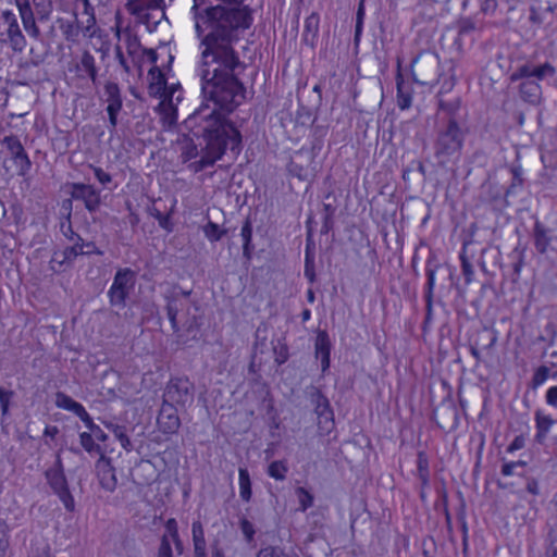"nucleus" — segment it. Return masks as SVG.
<instances>
[{"mask_svg":"<svg viewBox=\"0 0 557 557\" xmlns=\"http://www.w3.org/2000/svg\"><path fill=\"white\" fill-rule=\"evenodd\" d=\"M149 85L148 92L151 97H163L164 99H171L172 94L168 95L166 91V78L159 66H152L148 72Z\"/></svg>","mask_w":557,"mask_h":557,"instance_id":"nucleus-23","label":"nucleus"},{"mask_svg":"<svg viewBox=\"0 0 557 557\" xmlns=\"http://www.w3.org/2000/svg\"><path fill=\"white\" fill-rule=\"evenodd\" d=\"M89 168L92 170L95 177L102 186L106 187L112 183V175L106 172L102 168L92 164H89Z\"/></svg>","mask_w":557,"mask_h":557,"instance_id":"nucleus-54","label":"nucleus"},{"mask_svg":"<svg viewBox=\"0 0 557 557\" xmlns=\"http://www.w3.org/2000/svg\"><path fill=\"white\" fill-rule=\"evenodd\" d=\"M54 405L58 408L73 412L75 416L84 407L81 403L74 400L71 396L63 392L55 393Z\"/></svg>","mask_w":557,"mask_h":557,"instance_id":"nucleus-37","label":"nucleus"},{"mask_svg":"<svg viewBox=\"0 0 557 557\" xmlns=\"http://www.w3.org/2000/svg\"><path fill=\"white\" fill-rule=\"evenodd\" d=\"M238 479H239V496L240 498L248 503L252 496L251 490V480L250 474L247 468L238 469Z\"/></svg>","mask_w":557,"mask_h":557,"instance_id":"nucleus-38","label":"nucleus"},{"mask_svg":"<svg viewBox=\"0 0 557 557\" xmlns=\"http://www.w3.org/2000/svg\"><path fill=\"white\" fill-rule=\"evenodd\" d=\"M150 215L153 216L158 223H159V226L168 232H172L173 231V224L171 222V218H170V214H163L160 210H158L157 208H151L150 209Z\"/></svg>","mask_w":557,"mask_h":557,"instance_id":"nucleus-52","label":"nucleus"},{"mask_svg":"<svg viewBox=\"0 0 557 557\" xmlns=\"http://www.w3.org/2000/svg\"><path fill=\"white\" fill-rule=\"evenodd\" d=\"M555 74L556 69L549 62L542 64L525 62L511 73L510 81L512 83L520 82L518 89L522 101L531 106H539L542 101V87L539 81L553 77Z\"/></svg>","mask_w":557,"mask_h":557,"instance_id":"nucleus-3","label":"nucleus"},{"mask_svg":"<svg viewBox=\"0 0 557 557\" xmlns=\"http://www.w3.org/2000/svg\"><path fill=\"white\" fill-rule=\"evenodd\" d=\"M195 386L187 377H174L166 384L163 404L186 407L194 401Z\"/></svg>","mask_w":557,"mask_h":557,"instance_id":"nucleus-9","label":"nucleus"},{"mask_svg":"<svg viewBox=\"0 0 557 557\" xmlns=\"http://www.w3.org/2000/svg\"><path fill=\"white\" fill-rule=\"evenodd\" d=\"M81 255H84V239L77 236V242L58 252V257H62V260L58 261V265L72 267L75 259Z\"/></svg>","mask_w":557,"mask_h":557,"instance_id":"nucleus-28","label":"nucleus"},{"mask_svg":"<svg viewBox=\"0 0 557 557\" xmlns=\"http://www.w3.org/2000/svg\"><path fill=\"white\" fill-rule=\"evenodd\" d=\"M417 470H418V478L421 482L422 487H426L429 485V461L426 456L423 453L418 454L417 459Z\"/></svg>","mask_w":557,"mask_h":557,"instance_id":"nucleus-43","label":"nucleus"},{"mask_svg":"<svg viewBox=\"0 0 557 557\" xmlns=\"http://www.w3.org/2000/svg\"><path fill=\"white\" fill-rule=\"evenodd\" d=\"M437 99V123L453 121L459 122L461 110V98L459 96L446 97L444 90L436 95Z\"/></svg>","mask_w":557,"mask_h":557,"instance_id":"nucleus-16","label":"nucleus"},{"mask_svg":"<svg viewBox=\"0 0 557 557\" xmlns=\"http://www.w3.org/2000/svg\"><path fill=\"white\" fill-rule=\"evenodd\" d=\"M201 82V94L203 100L212 102L211 108L208 103H202L193 114L184 121V127L188 131L182 146L183 162L195 159L200 151L203 153L198 161L190 164L195 172L203 171L214 165L220 160L227 148L235 156L243 149V136L239 129L219 111L226 114L233 112L244 100L246 88L244 87L243 98L231 109L206 96L203 92V82Z\"/></svg>","mask_w":557,"mask_h":557,"instance_id":"nucleus-2","label":"nucleus"},{"mask_svg":"<svg viewBox=\"0 0 557 557\" xmlns=\"http://www.w3.org/2000/svg\"><path fill=\"white\" fill-rule=\"evenodd\" d=\"M440 268V262L434 253H430L425 263V275H426V284L424 288V296H434V287H435V273Z\"/></svg>","mask_w":557,"mask_h":557,"instance_id":"nucleus-29","label":"nucleus"},{"mask_svg":"<svg viewBox=\"0 0 557 557\" xmlns=\"http://www.w3.org/2000/svg\"><path fill=\"white\" fill-rule=\"evenodd\" d=\"M5 28L0 29V42L8 45L14 52H22L26 46L27 40L24 36L15 13L11 10H4L0 14Z\"/></svg>","mask_w":557,"mask_h":557,"instance_id":"nucleus-8","label":"nucleus"},{"mask_svg":"<svg viewBox=\"0 0 557 557\" xmlns=\"http://www.w3.org/2000/svg\"><path fill=\"white\" fill-rule=\"evenodd\" d=\"M308 396L310 404L313 406L314 413L317 414L319 429L325 433H330L335 423L334 411L329 398L319 387L313 385L308 387Z\"/></svg>","mask_w":557,"mask_h":557,"instance_id":"nucleus-10","label":"nucleus"},{"mask_svg":"<svg viewBox=\"0 0 557 557\" xmlns=\"http://www.w3.org/2000/svg\"><path fill=\"white\" fill-rule=\"evenodd\" d=\"M70 196L72 199L82 201L89 213H95L101 205L100 190L91 184L71 183Z\"/></svg>","mask_w":557,"mask_h":557,"instance_id":"nucleus-13","label":"nucleus"},{"mask_svg":"<svg viewBox=\"0 0 557 557\" xmlns=\"http://www.w3.org/2000/svg\"><path fill=\"white\" fill-rule=\"evenodd\" d=\"M336 205L332 202H324L322 210V226L320 230L321 235L329 234L335 225L334 216L336 213Z\"/></svg>","mask_w":557,"mask_h":557,"instance_id":"nucleus-35","label":"nucleus"},{"mask_svg":"<svg viewBox=\"0 0 557 557\" xmlns=\"http://www.w3.org/2000/svg\"><path fill=\"white\" fill-rule=\"evenodd\" d=\"M2 145L5 146L8 152L11 156L14 164L17 168V174L20 176H26L32 169V161L24 149L18 136L9 135L4 136L1 140Z\"/></svg>","mask_w":557,"mask_h":557,"instance_id":"nucleus-14","label":"nucleus"},{"mask_svg":"<svg viewBox=\"0 0 557 557\" xmlns=\"http://www.w3.org/2000/svg\"><path fill=\"white\" fill-rule=\"evenodd\" d=\"M157 423L159 430L163 434L172 435L177 433L181 426V420L177 414L176 407H173L169 404H162L157 418Z\"/></svg>","mask_w":557,"mask_h":557,"instance_id":"nucleus-21","label":"nucleus"},{"mask_svg":"<svg viewBox=\"0 0 557 557\" xmlns=\"http://www.w3.org/2000/svg\"><path fill=\"white\" fill-rule=\"evenodd\" d=\"M332 343L326 331H319L314 343V356L317 359L331 358Z\"/></svg>","mask_w":557,"mask_h":557,"instance_id":"nucleus-31","label":"nucleus"},{"mask_svg":"<svg viewBox=\"0 0 557 557\" xmlns=\"http://www.w3.org/2000/svg\"><path fill=\"white\" fill-rule=\"evenodd\" d=\"M552 547L555 553H557V515L553 519L550 532H549Z\"/></svg>","mask_w":557,"mask_h":557,"instance_id":"nucleus-64","label":"nucleus"},{"mask_svg":"<svg viewBox=\"0 0 557 557\" xmlns=\"http://www.w3.org/2000/svg\"><path fill=\"white\" fill-rule=\"evenodd\" d=\"M85 424V426L90 431H92L96 428V423L94 422L90 414L87 412L85 407H83L76 414Z\"/></svg>","mask_w":557,"mask_h":557,"instance_id":"nucleus-62","label":"nucleus"},{"mask_svg":"<svg viewBox=\"0 0 557 557\" xmlns=\"http://www.w3.org/2000/svg\"><path fill=\"white\" fill-rule=\"evenodd\" d=\"M74 15L75 17L73 21L64 20L61 17L57 21L65 40L69 42H76L81 32H85L86 23L78 18V13H75Z\"/></svg>","mask_w":557,"mask_h":557,"instance_id":"nucleus-24","label":"nucleus"},{"mask_svg":"<svg viewBox=\"0 0 557 557\" xmlns=\"http://www.w3.org/2000/svg\"><path fill=\"white\" fill-rule=\"evenodd\" d=\"M106 426L109 431H111L113 433V435L115 436V438L121 443V446L126 450V451H132L133 450V444L127 435V432H126V426L124 425H120V424H115V423H112V422H109V423H106Z\"/></svg>","mask_w":557,"mask_h":557,"instance_id":"nucleus-39","label":"nucleus"},{"mask_svg":"<svg viewBox=\"0 0 557 557\" xmlns=\"http://www.w3.org/2000/svg\"><path fill=\"white\" fill-rule=\"evenodd\" d=\"M421 548H422L423 557H435L436 556L437 547H436V543H435V540L433 536L429 535V536L424 537L421 543Z\"/></svg>","mask_w":557,"mask_h":557,"instance_id":"nucleus-53","label":"nucleus"},{"mask_svg":"<svg viewBox=\"0 0 557 557\" xmlns=\"http://www.w3.org/2000/svg\"><path fill=\"white\" fill-rule=\"evenodd\" d=\"M411 75L414 83L433 85L444 76L438 54L433 50H423L411 61Z\"/></svg>","mask_w":557,"mask_h":557,"instance_id":"nucleus-5","label":"nucleus"},{"mask_svg":"<svg viewBox=\"0 0 557 557\" xmlns=\"http://www.w3.org/2000/svg\"><path fill=\"white\" fill-rule=\"evenodd\" d=\"M45 478L52 492L64 505L65 509L73 512L75 510V500L69 488L67 479L64 473L63 462L60 455H57L54 465L45 471Z\"/></svg>","mask_w":557,"mask_h":557,"instance_id":"nucleus-7","label":"nucleus"},{"mask_svg":"<svg viewBox=\"0 0 557 557\" xmlns=\"http://www.w3.org/2000/svg\"><path fill=\"white\" fill-rule=\"evenodd\" d=\"M287 471L288 467L286 466L285 461L282 460L272 461L268 467L269 476L277 481H284L286 479Z\"/></svg>","mask_w":557,"mask_h":557,"instance_id":"nucleus-46","label":"nucleus"},{"mask_svg":"<svg viewBox=\"0 0 557 557\" xmlns=\"http://www.w3.org/2000/svg\"><path fill=\"white\" fill-rule=\"evenodd\" d=\"M364 16H366L364 0H359L357 13H356V26H355V35H354V44L356 47L359 46V42L361 39Z\"/></svg>","mask_w":557,"mask_h":557,"instance_id":"nucleus-42","label":"nucleus"},{"mask_svg":"<svg viewBox=\"0 0 557 557\" xmlns=\"http://www.w3.org/2000/svg\"><path fill=\"white\" fill-rule=\"evenodd\" d=\"M60 228H61V232L62 234L71 242L75 243L77 242V236H81L79 234L75 233L73 227H72V224H71V220L67 221L66 223L65 222H62L61 225H60Z\"/></svg>","mask_w":557,"mask_h":557,"instance_id":"nucleus-60","label":"nucleus"},{"mask_svg":"<svg viewBox=\"0 0 557 557\" xmlns=\"http://www.w3.org/2000/svg\"><path fill=\"white\" fill-rule=\"evenodd\" d=\"M311 245H312L311 232L309 231L308 236H307L306 251H305L304 274L310 283H313L317 278V275H315V265H314V253L311 249Z\"/></svg>","mask_w":557,"mask_h":557,"instance_id":"nucleus-30","label":"nucleus"},{"mask_svg":"<svg viewBox=\"0 0 557 557\" xmlns=\"http://www.w3.org/2000/svg\"><path fill=\"white\" fill-rule=\"evenodd\" d=\"M532 238L535 250L541 255H545L549 249L550 243L557 240V213L550 216L549 224L536 219L532 230Z\"/></svg>","mask_w":557,"mask_h":557,"instance_id":"nucleus-11","label":"nucleus"},{"mask_svg":"<svg viewBox=\"0 0 557 557\" xmlns=\"http://www.w3.org/2000/svg\"><path fill=\"white\" fill-rule=\"evenodd\" d=\"M313 162L314 156L312 152L299 150L287 165L288 173L300 181H310L315 175V169L312 165Z\"/></svg>","mask_w":557,"mask_h":557,"instance_id":"nucleus-15","label":"nucleus"},{"mask_svg":"<svg viewBox=\"0 0 557 557\" xmlns=\"http://www.w3.org/2000/svg\"><path fill=\"white\" fill-rule=\"evenodd\" d=\"M193 543H194V555L200 557L201 554H207V543L205 539V532L201 523L195 521L191 525Z\"/></svg>","mask_w":557,"mask_h":557,"instance_id":"nucleus-36","label":"nucleus"},{"mask_svg":"<svg viewBox=\"0 0 557 557\" xmlns=\"http://www.w3.org/2000/svg\"><path fill=\"white\" fill-rule=\"evenodd\" d=\"M164 299L166 301V313L174 312L175 314H178L182 304L180 302L178 293H176V288H173L170 293L165 294Z\"/></svg>","mask_w":557,"mask_h":557,"instance_id":"nucleus-49","label":"nucleus"},{"mask_svg":"<svg viewBox=\"0 0 557 557\" xmlns=\"http://www.w3.org/2000/svg\"><path fill=\"white\" fill-rule=\"evenodd\" d=\"M35 7L38 20L40 22L49 20L51 12L53 10V4L51 0H32Z\"/></svg>","mask_w":557,"mask_h":557,"instance_id":"nucleus-45","label":"nucleus"},{"mask_svg":"<svg viewBox=\"0 0 557 557\" xmlns=\"http://www.w3.org/2000/svg\"><path fill=\"white\" fill-rule=\"evenodd\" d=\"M396 87H397V104L399 109L406 110L412 103V86L409 82L404 79L401 73V60L397 58V73H396Z\"/></svg>","mask_w":557,"mask_h":557,"instance_id":"nucleus-22","label":"nucleus"},{"mask_svg":"<svg viewBox=\"0 0 557 557\" xmlns=\"http://www.w3.org/2000/svg\"><path fill=\"white\" fill-rule=\"evenodd\" d=\"M25 32L28 34L29 37L40 40L41 39V33L40 29L36 23V17L25 21L22 23Z\"/></svg>","mask_w":557,"mask_h":557,"instance_id":"nucleus-56","label":"nucleus"},{"mask_svg":"<svg viewBox=\"0 0 557 557\" xmlns=\"http://www.w3.org/2000/svg\"><path fill=\"white\" fill-rule=\"evenodd\" d=\"M157 557H173L171 541L166 534H163L161 536L160 545L157 552Z\"/></svg>","mask_w":557,"mask_h":557,"instance_id":"nucleus-55","label":"nucleus"},{"mask_svg":"<svg viewBox=\"0 0 557 557\" xmlns=\"http://www.w3.org/2000/svg\"><path fill=\"white\" fill-rule=\"evenodd\" d=\"M471 247H472V243L466 242L463 244L462 251L460 252L461 270H462V275L465 277L466 283H470L472 281L474 264H476L483 273L487 272L485 262L483 259L485 249L482 248L480 250V256L478 258H475L474 252Z\"/></svg>","mask_w":557,"mask_h":557,"instance_id":"nucleus-17","label":"nucleus"},{"mask_svg":"<svg viewBox=\"0 0 557 557\" xmlns=\"http://www.w3.org/2000/svg\"><path fill=\"white\" fill-rule=\"evenodd\" d=\"M485 349H486V347L480 348L476 343L470 344V352L473 356V358L476 360V363L473 368V372L478 374V376L481 381H484V379H483V374L480 372V368H481L480 363L482 362L484 366L486 364V362H485L486 354L484 352Z\"/></svg>","mask_w":557,"mask_h":557,"instance_id":"nucleus-44","label":"nucleus"},{"mask_svg":"<svg viewBox=\"0 0 557 557\" xmlns=\"http://www.w3.org/2000/svg\"><path fill=\"white\" fill-rule=\"evenodd\" d=\"M257 557H298V555L278 545H268L257 553Z\"/></svg>","mask_w":557,"mask_h":557,"instance_id":"nucleus-41","label":"nucleus"},{"mask_svg":"<svg viewBox=\"0 0 557 557\" xmlns=\"http://www.w3.org/2000/svg\"><path fill=\"white\" fill-rule=\"evenodd\" d=\"M320 15L312 12L306 20L302 33V42L306 46L314 48L319 38Z\"/></svg>","mask_w":557,"mask_h":557,"instance_id":"nucleus-25","label":"nucleus"},{"mask_svg":"<svg viewBox=\"0 0 557 557\" xmlns=\"http://www.w3.org/2000/svg\"><path fill=\"white\" fill-rule=\"evenodd\" d=\"M449 70H448V78L444 81L442 87L440 90H444L446 94V97H450L448 92L451 90L455 84V74L453 73L454 63L453 60H449Z\"/></svg>","mask_w":557,"mask_h":557,"instance_id":"nucleus-59","label":"nucleus"},{"mask_svg":"<svg viewBox=\"0 0 557 557\" xmlns=\"http://www.w3.org/2000/svg\"><path fill=\"white\" fill-rule=\"evenodd\" d=\"M549 376V369L546 366L539 367L535 372L533 373V376L530 381L529 386L532 389H536L539 386H541Z\"/></svg>","mask_w":557,"mask_h":557,"instance_id":"nucleus-50","label":"nucleus"},{"mask_svg":"<svg viewBox=\"0 0 557 557\" xmlns=\"http://www.w3.org/2000/svg\"><path fill=\"white\" fill-rule=\"evenodd\" d=\"M127 8L147 25L150 32L157 27L160 20H156L149 11L159 10L160 17H164L163 0H128Z\"/></svg>","mask_w":557,"mask_h":557,"instance_id":"nucleus-12","label":"nucleus"},{"mask_svg":"<svg viewBox=\"0 0 557 557\" xmlns=\"http://www.w3.org/2000/svg\"><path fill=\"white\" fill-rule=\"evenodd\" d=\"M203 233H205V236L211 243H214V242L221 240L222 237L226 234V231L225 230H221L220 226L216 223H214L212 221H209L203 226Z\"/></svg>","mask_w":557,"mask_h":557,"instance_id":"nucleus-47","label":"nucleus"},{"mask_svg":"<svg viewBox=\"0 0 557 557\" xmlns=\"http://www.w3.org/2000/svg\"><path fill=\"white\" fill-rule=\"evenodd\" d=\"M103 100L108 103L107 109L122 110L123 97L117 83L106 82L103 86Z\"/></svg>","mask_w":557,"mask_h":557,"instance_id":"nucleus-26","label":"nucleus"},{"mask_svg":"<svg viewBox=\"0 0 557 557\" xmlns=\"http://www.w3.org/2000/svg\"><path fill=\"white\" fill-rule=\"evenodd\" d=\"M296 495L298 497L300 511L305 512L308 508L312 507L314 497L307 488L302 486L297 487Z\"/></svg>","mask_w":557,"mask_h":557,"instance_id":"nucleus-48","label":"nucleus"},{"mask_svg":"<svg viewBox=\"0 0 557 557\" xmlns=\"http://www.w3.org/2000/svg\"><path fill=\"white\" fill-rule=\"evenodd\" d=\"M78 437L81 446L89 456L98 455L101 457V454L106 455V449L95 441L90 432H82Z\"/></svg>","mask_w":557,"mask_h":557,"instance_id":"nucleus-32","label":"nucleus"},{"mask_svg":"<svg viewBox=\"0 0 557 557\" xmlns=\"http://www.w3.org/2000/svg\"><path fill=\"white\" fill-rule=\"evenodd\" d=\"M474 25L470 22H465L459 30H458V34L457 36L455 37L454 39V47L457 51V53H461L462 52V45H463V39L466 37H470V41L473 40V37L471 36L473 33H474Z\"/></svg>","mask_w":557,"mask_h":557,"instance_id":"nucleus-40","label":"nucleus"},{"mask_svg":"<svg viewBox=\"0 0 557 557\" xmlns=\"http://www.w3.org/2000/svg\"><path fill=\"white\" fill-rule=\"evenodd\" d=\"M136 284V272L131 268H120L113 277L107 295L111 307L124 309L129 294Z\"/></svg>","mask_w":557,"mask_h":557,"instance_id":"nucleus-6","label":"nucleus"},{"mask_svg":"<svg viewBox=\"0 0 557 557\" xmlns=\"http://www.w3.org/2000/svg\"><path fill=\"white\" fill-rule=\"evenodd\" d=\"M433 419L443 430H453L458 425V412L453 401H442L433 411Z\"/></svg>","mask_w":557,"mask_h":557,"instance_id":"nucleus-20","label":"nucleus"},{"mask_svg":"<svg viewBox=\"0 0 557 557\" xmlns=\"http://www.w3.org/2000/svg\"><path fill=\"white\" fill-rule=\"evenodd\" d=\"M126 48L127 52L131 55H134L137 50L140 48V41L137 36L132 35L131 33L126 34Z\"/></svg>","mask_w":557,"mask_h":557,"instance_id":"nucleus-58","label":"nucleus"},{"mask_svg":"<svg viewBox=\"0 0 557 557\" xmlns=\"http://www.w3.org/2000/svg\"><path fill=\"white\" fill-rule=\"evenodd\" d=\"M75 11L78 15L81 14L86 16V20L84 21L86 23L85 32H89L96 24L94 7L89 0H75Z\"/></svg>","mask_w":557,"mask_h":557,"instance_id":"nucleus-33","label":"nucleus"},{"mask_svg":"<svg viewBox=\"0 0 557 557\" xmlns=\"http://www.w3.org/2000/svg\"><path fill=\"white\" fill-rule=\"evenodd\" d=\"M465 141V131L459 122L437 123L434 141V157L441 168L459 159Z\"/></svg>","mask_w":557,"mask_h":557,"instance_id":"nucleus-4","label":"nucleus"},{"mask_svg":"<svg viewBox=\"0 0 557 557\" xmlns=\"http://www.w3.org/2000/svg\"><path fill=\"white\" fill-rule=\"evenodd\" d=\"M72 71V69H70ZM73 71L77 78H88L94 85L98 83V66L95 57L89 50H84L73 63Z\"/></svg>","mask_w":557,"mask_h":557,"instance_id":"nucleus-18","label":"nucleus"},{"mask_svg":"<svg viewBox=\"0 0 557 557\" xmlns=\"http://www.w3.org/2000/svg\"><path fill=\"white\" fill-rule=\"evenodd\" d=\"M535 419V442L543 445L546 442L547 435L555 423V420L550 416L544 414L541 410H536L534 413Z\"/></svg>","mask_w":557,"mask_h":557,"instance_id":"nucleus-27","label":"nucleus"},{"mask_svg":"<svg viewBox=\"0 0 557 557\" xmlns=\"http://www.w3.org/2000/svg\"><path fill=\"white\" fill-rule=\"evenodd\" d=\"M13 391H7L3 387H0V407L2 414H7L9 411L10 399L13 396Z\"/></svg>","mask_w":557,"mask_h":557,"instance_id":"nucleus-57","label":"nucleus"},{"mask_svg":"<svg viewBox=\"0 0 557 557\" xmlns=\"http://www.w3.org/2000/svg\"><path fill=\"white\" fill-rule=\"evenodd\" d=\"M545 399L547 405L557 408V385L547 389Z\"/></svg>","mask_w":557,"mask_h":557,"instance_id":"nucleus-63","label":"nucleus"},{"mask_svg":"<svg viewBox=\"0 0 557 557\" xmlns=\"http://www.w3.org/2000/svg\"><path fill=\"white\" fill-rule=\"evenodd\" d=\"M244 1L193 0L190 9L200 50L196 73L203 82V92L231 109L243 98L239 76L247 69L234 48L238 32L252 23L249 8L242 7Z\"/></svg>","mask_w":557,"mask_h":557,"instance_id":"nucleus-1","label":"nucleus"},{"mask_svg":"<svg viewBox=\"0 0 557 557\" xmlns=\"http://www.w3.org/2000/svg\"><path fill=\"white\" fill-rule=\"evenodd\" d=\"M96 472L100 486L107 492H114L117 486V479L111 458L101 454L96 462Z\"/></svg>","mask_w":557,"mask_h":557,"instance_id":"nucleus-19","label":"nucleus"},{"mask_svg":"<svg viewBox=\"0 0 557 557\" xmlns=\"http://www.w3.org/2000/svg\"><path fill=\"white\" fill-rule=\"evenodd\" d=\"M485 437L482 432L478 434V447L475 453V465L473 468V478L475 479L479 474L480 468L482 467L483 461V450H484Z\"/></svg>","mask_w":557,"mask_h":557,"instance_id":"nucleus-51","label":"nucleus"},{"mask_svg":"<svg viewBox=\"0 0 557 557\" xmlns=\"http://www.w3.org/2000/svg\"><path fill=\"white\" fill-rule=\"evenodd\" d=\"M239 527H240V530H242L243 534L245 535V537L248 541H251L255 535V528H253L252 523L250 521H248L247 519H242L239 521Z\"/></svg>","mask_w":557,"mask_h":557,"instance_id":"nucleus-61","label":"nucleus"},{"mask_svg":"<svg viewBox=\"0 0 557 557\" xmlns=\"http://www.w3.org/2000/svg\"><path fill=\"white\" fill-rule=\"evenodd\" d=\"M240 236L243 239V257L250 261L255 246L251 243L252 239V224L249 219H246L242 226Z\"/></svg>","mask_w":557,"mask_h":557,"instance_id":"nucleus-34","label":"nucleus"}]
</instances>
